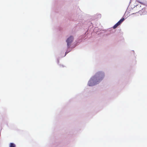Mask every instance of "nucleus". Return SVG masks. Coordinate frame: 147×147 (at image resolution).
Masks as SVG:
<instances>
[{"label": "nucleus", "mask_w": 147, "mask_h": 147, "mask_svg": "<svg viewBox=\"0 0 147 147\" xmlns=\"http://www.w3.org/2000/svg\"><path fill=\"white\" fill-rule=\"evenodd\" d=\"M74 39V37L72 36H70L66 40L67 43V46L68 48L70 47L71 42Z\"/></svg>", "instance_id": "2"}, {"label": "nucleus", "mask_w": 147, "mask_h": 147, "mask_svg": "<svg viewBox=\"0 0 147 147\" xmlns=\"http://www.w3.org/2000/svg\"><path fill=\"white\" fill-rule=\"evenodd\" d=\"M9 147H16V145L13 143H10L9 144Z\"/></svg>", "instance_id": "4"}, {"label": "nucleus", "mask_w": 147, "mask_h": 147, "mask_svg": "<svg viewBox=\"0 0 147 147\" xmlns=\"http://www.w3.org/2000/svg\"><path fill=\"white\" fill-rule=\"evenodd\" d=\"M141 11H139L138 12H137L136 13H135L136 14V16H139V13L140 14V15H142V14L141 13Z\"/></svg>", "instance_id": "5"}, {"label": "nucleus", "mask_w": 147, "mask_h": 147, "mask_svg": "<svg viewBox=\"0 0 147 147\" xmlns=\"http://www.w3.org/2000/svg\"><path fill=\"white\" fill-rule=\"evenodd\" d=\"M125 20L124 18H122L113 27V29H115L117 27L120 25Z\"/></svg>", "instance_id": "3"}, {"label": "nucleus", "mask_w": 147, "mask_h": 147, "mask_svg": "<svg viewBox=\"0 0 147 147\" xmlns=\"http://www.w3.org/2000/svg\"><path fill=\"white\" fill-rule=\"evenodd\" d=\"M104 74L100 72L97 73L95 76L90 79L88 82V84L89 86H92L97 84L98 81H96V77H100V76L103 77Z\"/></svg>", "instance_id": "1"}]
</instances>
